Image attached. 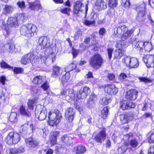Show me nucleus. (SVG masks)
Segmentation results:
<instances>
[{"label":"nucleus","mask_w":154,"mask_h":154,"mask_svg":"<svg viewBox=\"0 0 154 154\" xmlns=\"http://www.w3.org/2000/svg\"><path fill=\"white\" fill-rule=\"evenodd\" d=\"M105 93L111 95L116 94L118 92V89L113 85H107L105 87Z\"/></svg>","instance_id":"nucleus-12"},{"label":"nucleus","mask_w":154,"mask_h":154,"mask_svg":"<svg viewBox=\"0 0 154 154\" xmlns=\"http://www.w3.org/2000/svg\"><path fill=\"white\" fill-rule=\"evenodd\" d=\"M110 101L109 99H107L106 97H104L100 100V102L101 104L103 105H107Z\"/></svg>","instance_id":"nucleus-42"},{"label":"nucleus","mask_w":154,"mask_h":154,"mask_svg":"<svg viewBox=\"0 0 154 154\" xmlns=\"http://www.w3.org/2000/svg\"><path fill=\"white\" fill-rule=\"evenodd\" d=\"M128 145V143H125L124 145L119 147L118 149L119 152H120L121 153L125 152L127 149L128 147L127 146Z\"/></svg>","instance_id":"nucleus-41"},{"label":"nucleus","mask_w":154,"mask_h":154,"mask_svg":"<svg viewBox=\"0 0 154 154\" xmlns=\"http://www.w3.org/2000/svg\"><path fill=\"white\" fill-rule=\"evenodd\" d=\"M62 140L64 143L68 145H70L72 143V138L67 135L63 136L62 138Z\"/></svg>","instance_id":"nucleus-23"},{"label":"nucleus","mask_w":154,"mask_h":154,"mask_svg":"<svg viewBox=\"0 0 154 154\" xmlns=\"http://www.w3.org/2000/svg\"><path fill=\"white\" fill-rule=\"evenodd\" d=\"M20 140L19 134L14 132H11L8 135L6 139L7 143L11 145L17 143Z\"/></svg>","instance_id":"nucleus-6"},{"label":"nucleus","mask_w":154,"mask_h":154,"mask_svg":"<svg viewBox=\"0 0 154 154\" xmlns=\"http://www.w3.org/2000/svg\"><path fill=\"white\" fill-rule=\"evenodd\" d=\"M1 67H13L10 66L8 63L3 60L0 63Z\"/></svg>","instance_id":"nucleus-48"},{"label":"nucleus","mask_w":154,"mask_h":154,"mask_svg":"<svg viewBox=\"0 0 154 154\" xmlns=\"http://www.w3.org/2000/svg\"><path fill=\"white\" fill-rule=\"evenodd\" d=\"M82 32L81 31H78L75 34V37L76 38H78L82 35Z\"/></svg>","instance_id":"nucleus-60"},{"label":"nucleus","mask_w":154,"mask_h":154,"mask_svg":"<svg viewBox=\"0 0 154 154\" xmlns=\"http://www.w3.org/2000/svg\"><path fill=\"white\" fill-rule=\"evenodd\" d=\"M120 43L121 42L120 41L117 42V45H116V46L118 49L115 51L114 52L115 57L117 59H120L124 53V51L122 50L123 46L122 43H121V44H120Z\"/></svg>","instance_id":"nucleus-8"},{"label":"nucleus","mask_w":154,"mask_h":154,"mask_svg":"<svg viewBox=\"0 0 154 154\" xmlns=\"http://www.w3.org/2000/svg\"><path fill=\"white\" fill-rule=\"evenodd\" d=\"M106 131L103 130L100 132L94 137L95 140L98 143H101L106 138Z\"/></svg>","instance_id":"nucleus-15"},{"label":"nucleus","mask_w":154,"mask_h":154,"mask_svg":"<svg viewBox=\"0 0 154 154\" xmlns=\"http://www.w3.org/2000/svg\"><path fill=\"white\" fill-rule=\"evenodd\" d=\"M133 31L131 29L128 30L127 27L125 25H120L118 26L115 27L114 29V34L118 37L122 34V39L124 41L130 37L133 33Z\"/></svg>","instance_id":"nucleus-1"},{"label":"nucleus","mask_w":154,"mask_h":154,"mask_svg":"<svg viewBox=\"0 0 154 154\" xmlns=\"http://www.w3.org/2000/svg\"><path fill=\"white\" fill-rule=\"evenodd\" d=\"M21 50V47L18 45H15V48L14 52H19Z\"/></svg>","instance_id":"nucleus-63"},{"label":"nucleus","mask_w":154,"mask_h":154,"mask_svg":"<svg viewBox=\"0 0 154 154\" xmlns=\"http://www.w3.org/2000/svg\"><path fill=\"white\" fill-rule=\"evenodd\" d=\"M122 62L125 64L126 66L131 68L137 67L139 65L138 60L130 56H125L123 58Z\"/></svg>","instance_id":"nucleus-4"},{"label":"nucleus","mask_w":154,"mask_h":154,"mask_svg":"<svg viewBox=\"0 0 154 154\" xmlns=\"http://www.w3.org/2000/svg\"><path fill=\"white\" fill-rule=\"evenodd\" d=\"M41 87L44 91H46L49 87L48 83L47 82H45L42 86Z\"/></svg>","instance_id":"nucleus-52"},{"label":"nucleus","mask_w":154,"mask_h":154,"mask_svg":"<svg viewBox=\"0 0 154 154\" xmlns=\"http://www.w3.org/2000/svg\"><path fill=\"white\" fill-rule=\"evenodd\" d=\"M144 42L141 41H138L136 42L135 41H134V48L137 50H139L140 51L141 50H142L143 49Z\"/></svg>","instance_id":"nucleus-25"},{"label":"nucleus","mask_w":154,"mask_h":154,"mask_svg":"<svg viewBox=\"0 0 154 154\" xmlns=\"http://www.w3.org/2000/svg\"><path fill=\"white\" fill-rule=\"evenodd\" d=\"M7 24L9 27H15L19 24L16 17H10L8 19Z\"/></svg>","instance_id":"nucleus-18"},{"label":"nucleus","mask_w":154,"mask_h":154,"mask_svg":"<svg viewBox=\"0 0 154 154\" xmlns=\"http://www.w3.org/2000/svg\"><path fill=\"white\" fill-rule=\"evenodd\" d=\"M72 52L74 57H76L78 53V51L75 50L73 48H72Z\"/></svg>","instance_id":"nucleus-62"},{"label":"nucleus","mask_w":154,"mask_h":154,"mask_svg":"<svg viewBox=\"0 0 154 154\" xmlns=\"http://www.w3.org/2000/svg\"><path fill=\"white\" fill-rule=\"evenodd\" d=\"M17 4L21 8H24L25 7V2L23 1L19 2L17 3Z\"/></svg>","instance_id":"nucleus-55"},{"label":"nucleus","mask_w":154,"mask_h":154,"mask_svg":"<svg viewBox=\"0 0 154 154\" xmlns=\"http://www.w3.org/2000/svg\"><path fill=\"white\" fill-rule=\"evenodd\" d=\"M122 5L126 8L129 7L130 5L129 0H122Z\"/></svg>","instance_id":"nucleus-46"},{"label":"nucleus","mask_w":154,"mask_h":154,"mask_svg":"<svg viewBox=\"0 0 154 154\" xmlns=\"http://www.w3.org/2000/svg\"><path fill=\"white\" fill-rule=\"evenodd\" d=\"M51 143L52 146H54L57 143V138L51 137Z\"/></svg>","instance_id":"nucleus-58"},{"label":"nucleus","mask_w":154,"mask_h":154,"mask_svg":"<svg viewBox=\"0 0 154 154\" xmlns=\"http://www.w3.org/2000/svg\"><path fill=\"white\" fill-rule=\"evenodd\" d=\"M138 91L135 89H131L127 92L126 98L129 100H134L137 98Z\"/></svg>","instance_id":"nucleus-13"},{"label":"nucleus","mask_w":154,"mask_h":154,"mask_svg":"<svg viewBox=\"0 0 154 154\" xmlns=\"http://www.w3.org/2000/svg\"><path fill=\"white\" fill-rule=\"evenodd\" d=\"M86 149L85 146L82 145H79L76 147V154H83L85 152Z\"/></svg>","instance_id":"nucleus-28"},{"label":"nucleus","mask_w":154,"mask_h":154,"mask_svg":"<svg viewBox=\"0 0 154 154\" xmlns=\"http://www.w3.org/2000/svg\"><path fill=\"white\" fill-rule=\"evenodd\" d=\"M127 106H128V109H129L131 108H134L135 105L132 102L128 101Z\"/></svg>","instance_id":"nucleus-57"},{"label":"nucleus","mask_w":154,"mask_h":154,"mask_svg":"<svg viewBox=\"0 0 154 154\" xmlns=\"http://www.w3.org/2000/svg\"><path fill=\"white\" fill-rule=\"evenodd\" d=\"M95 5L99 9H104L107 8L106 2L104 0H97Z\"/></svg>","instance_id":"nucleus-21"},{"label":"nucleus","mask_w":154,"mask_h":154,"mask_svg":"<svg viewBox=\"0 0 154 154\" xmlns=\"http://www.w3.org/2000/svg\"><path fill=\"white\" fill-rule=\"evenodd\" d=\"M154 57L153 56H149V55H146L145 57H143V60L144 63L147 65V63L148 64V62L153 63Z\"/></svg>","instance_id":"nucleus-29"},{"label":"nucleus","mask_w":154,"mask_h":154,"mask_svg":"<svg viewBox=\"0 0 154 154\" xmlns=\"http://www.w3.org/2000/svg\"><path fill=\"white\" fill-rule=\"evenodd\" d=\"M139 79L141 82H143L146 83H149L151 82L150 80L145 78L140 77Z\"/></svg>","instance_id":"nucleus-56"},{"label":"nucleus","mask_w":154,"mask_h":154,"mask_svg":"<svg viewBox=\"0 0 154 154\" xmlns=\"http://www.w3.org/2000/svg\"><path fill=\"white\" fill-rule=\"evenodd\" d=\"M90 92L89 88L85 86L83 89H81L78 91L77 92L78 98L82 99H84L90 93Z\"/></svg>","instance_id":"nucleus-11"},{"label":"nucleus","mask_w":154,"mask_h":154,"mask_svg":"<svg viewBox=\"0 0 154 154\" xmlns=\"http://www.w3.org/2000/svg\"><path fill=\"white\" fill-rule=\"evenodd\" d=\"M30 110L25 106L21 105L19 108V112L20 114L26 117H29L31 116V112Z\"/></svg>","instance_id":"nucleus-14"},{"label":"nucleus","mask_w":154,"mask_h":154,"mask_svg":"<svg viewBox=\"0 0 154 154\" xmlns=\"http://www.w3.org/2000/svg\"><path fill=\"white\" fill-rule=\"evenodd\" d=\"M128 101L125 100H123L120 102V107L123 110H125L128 109V106H127Z\"/></svg>","instance_id":"nucleus-39"},{"label":"nucleus","mask_w":154,"mask_h":154,"mask_svg":"<svg viewBox=\"0 0 154 154\" xmlns=\"http://www.w3.org/2000/svg\"><path fill=\"white\" fill-rule=\"evenodd\" d=\"M138 143L137 141L135 139L132 140L130 142V145L133 147H135L137 146Z\"/></svg>","instance_id":"nucleus-49"},{"label":"nucleus","mask_w":154,"mask_h":154,"mask_svg":"<svg viewBox=\"0 0 154 154\" xmlns=\"http://www.w3.org/2000/svg\"><path fill=\"white\" fill-rule=\"evenodd\" d=\"M10 68L14 70V72L16 74L21 73L23 71V68H14V69H13V68Z\"/></svg>","instance_id":"nucleus-50"},{"label":"nucleus","mask_w":154,"mask_h":154,"mask_svg":"<svg viewBox=\"0 0 154 154\" xmlns=\"http://www.w3.org/2000/svg\"><path fill=\"white\" fill-rule=\"evenodd\" d=\"M16 18L19 24L22 23L26 19V16L24 13L19 14Z\"/></svg>","instance_id":"nucleus-26"},{"label":"nucleus","mask_w":154,"mask_h":154,"mask_svg":"<svg viewBox=\"0 0 154 154\" xmlns=\"http://www.w3.org/2000/svg\"><path fill=\"white\" fill-rule=\"evenodd\" d=\"M43 78L40 76H36L33 79L32 82L35 84H41L43 81Z\"/></svg>","instance_id":"nucleus-31"},{"label":"nucleus","mask_w":154,"mask_h":154,"mask_svg":"<svg viewBox=\"0 0 154 154\" xmlns=\"http://www.w3.org/2000/svg\"><path fill=\"white\" fill-rule=\"evenodd\" d=\"M37 27L31 23L23 25L20 29L21 34L27 37H30L34 35L36 32Z\"/></svg>","instance_id":"nucleus-2"},{"label":"nucleus","mask_w":154,"mask_h":154,"mask_svg":"<svg viewBox=\"0 0 154 154\" xmlns=\"http://www.w3.org/2000/svg\"><path fill=\"white\" fill-rule=\"evenodd\" d=\"M75 114V110L72 108L69 107L66 110L65 116L69 122H72L73 120Z\"/></svg>","instance_id":"nucleus-9"},{"label":"nucleus","mask_w":154,"mask_h":154,"mask_svg":"<svg viewBox=\"0 0 154 154\" xmlns=\"http://www.w3.org/2000/svg\"><path fill=\"white\" fill-rule=\"evenodd\" d=\"M17 114L16 113L12 112L11 113L9 118V120L11 122H15L17 121Z\"/></svg>","instance_id":"nucleus-34"},{"label":"nucleus","mask_w":154,"mask_h":154,"mask_svg":"<svg viewBox=\"0 0 154 154\" xmlns=\"http://www.w3.org/2000/svg\"><path fill=\"white\" fill-rule=\"evenodd\" d=\"M83 7V4L81 1H77L74 6L73 12L75 14H79L82 11V8Z\"/></svg>","instance_id":"nucleus-17"},{"label":"nucleus","mask_w":154,"mask_h":154,"mask_svg":"<svg viewBox=\"0 0 154 154\" xmlns=\"http://www.w3.org/2000/svg\"><path fill=\"white\" fill-rule=\"evenodd\" d=\"M9 51L11 53L14 52L15 45L14 44H9Z\"/></svg>","instance_id":"nucleus-53"},{"label":"nucleus","mask_w":154,"mask_h":154,"mask_svg":"<svg viewBox=\"0 0 154 154\" xmlns=\"http://www.w3.org/2000/svg\"><path fill=\"white\" fill-rule=\"evenodd\" d=\"M94 19L90 20H85L84 21V23L87 26H89L94 24Z\"/></svg>","instance_id":"nucleus-47"},{"label":"nucleus","mask_w":154,"mask_h":154,"mask_svg":"<svg viewBox=\"0 0 154 154\" xmlns=\"http://www.w3.org/2000/svg\"><path fill=\"white\" fill-rule=\"evenodd\" d=\"M148 152L151 154H154V145L151 146L149 149Z\"/></svg>","instance_id":"nucleus-59"},{"label":"nucleus","mask_w":154,"mask_h":154,"mask_svg":"<svg viewBox=\"0 0 154 154\" xmlns=\"http://www.w3.org/2000/svg\"><path fill=\"white\" fill-rule=\"evenodd\" d=\"M29 8L32 10H38L42 9V6L39 2L37 1L29 3Z\"/></svg>","instance_id":"nucleus-19"},{"label":"nucleus","mask_w":154,"mask_h":154,"mask_svg":"<svg viewBox=\"0 0 154 154\" xmlns=\"http://www.w3.org/2000/svg\"><path fill=\"white\" fill-rule=\"evenodd\" d=\"M143 48L147 52L150 51L152 48L151 43L149 42H145Z\"/></svg>","instance_id":"nucleus-30"},{"label":"nucleus","mask_w":154,"mask_h":154,"mask_svg":"<svg viewBox=\"0 0 154 154\" xmlns=\"http://www.w3.org/2000/svg\"><path fill=\"white\" fill-rule=\"evenodd\" d=\"M120 121L122 123L125 124L128 122L129 118L128 115H122L120 116Z\"/></svg>","instance_id":"nucleus-37"},{"label":"nucleus","mask_w":154,"mask_h":154,"mask_svg":"<svg viewBox=\"0 0 154 154\" xmlns=\"http://www.w3.org/2000/svg\"><path fill=\"white\" fill-rule=\"evenodd\" d=\"M38 44L40 46L41 49L44 48L49 46L47 37L44 36L40 37L38 41Z\"/></svg>","instance_id":"nucleus-16"},{"label":"nucleus","mask_w":154,"mask_h":154,"mask_svg":"<svg viewBox=\"0 0 154 154\" xmlns=\"http://www.w3.org/2000/svg\"><path fill=\"white\" fill-rule=\"evenodd\" d=\"M60 68H54L51 76L54 78H56L58 75H60Z\"/></svg>","instance_id":"nucleus-40"},{"label":"nucleus","mask_w":154,"mask_h":154,"mask_svg":"<svg viewBox=\"0 0 154 154\" xmlns=\"http://www.w3.org/2000/svg\"><path fill=\"white\" fill-rule=\"evenodd\" d=\"M143 8L141 7H137L136 10L138 12L136 19L139 22H142L144 21L145 18V12L143 10Z\"/></svg>","instance_id":"nucleus-10"},{"label":"nucleus","mask_w":154,"mask_h":154,"mask_svg":"<svg viewBox=\"0 0 154 154\" xmlns=\"http://www.w3.org/2000/svg\"><path fill=\"white\" fill-rule=\"evenodd\" d=\"M148 140L150 143L154 142V131H151L148 133Z\"/></svg>","instance_id":"nucleus-44"},{"label":"nucleus","mask_w":154,"mask_h":154,"mask_svg":"<svg viewBox=\"0 0 154 154\" xmlns=\"http://www.w3.org/2000/svg\"><path fill=\"white\" fill-rule=\"evenodd\" d=\"M103 62L101 56L98 54H94L89 60L90 65L93 67L97 66H100Z\"/></svg>","instance_id":"nucleus-5"},{"label":"nucleus","mask_w":154,"mask_h":154,"mask_svg":"<svg viewBox=\"0 0 154 154\" xmlns=\"http://www.w3.org/2000/svg\"><path fill=\"white\" fill-rule=\"evenodd\" d=\"M62 117L60 113L57 110L52 109L49 112L48 122L51 126L57 125L60 121Z\"/></svg>","instance_id":"nucleus-3"},{"label":"nucleus","mask_w":154,"mask_h":154,"mask_svg":"<svg viewBox=\"0 0 154 154\" xmlns=\"http://www.w3.org/2000/svg\"><path fill=\"white\" fill-rule=\"evenodd\" d=\"M74 95L73 89H69L67 90L66 97H69L70 98H72L74 97Z\"/></svg>","instance_id":"nucleus-43"},{"label":"nucleus","mask_w":154,"mask_h":154,"mask_svg":"<svg viewBox=\"0 0 154 154\" xmlns=\"http://www.w3.org/2000/svg\"><path fill=\"white\" fill-rule=\"evenodd\" d=\"M60 11L62 13L69 15V13L70 11V9L69 7L64 8H61L60 10Z\"/></svg>","instance_id":"nucleus-45"},{"label":"nucleus","mask_w":154,"mask_h":154,"mask_svg":"<svg viewBox=\"0 0 154 154\" xmlns=\"http://www.w3.org/2000/svg\"><path fill=\"white\" fill-rule=\"evenodd\" d=\"M37 98H34L29 100L27 102V106L30 110L33 109L34 106L37 102Z\"/></svg>","instance_id":"nucleus-24"},{"label":"nucleus","mask_w":154,"mask_h":154,"mask_svg":"<svg viewBox=\"0 0 154 154\" xmlns=\"http://www.w3.org/2000/svg\"><path fill=\"white\" fill-rule=\"evenodd\" d=\"M106 32V30L105 29L103 28H101L99 32V34L100 35H103Z\"/></svg>","instance_id":"nucleus-61"},{"label":"nucleus","mask_w":154,"mask_h":154,"mask_svg":"<svg viewBox=\"0 0 154 154\" xmlns=\"http://www.w3.org/2000/svg\"><path fill=\"white\" fill-rule=\"evenodd\" d=\"M25 142L26 146L29 147L34 148L38 145V143L31 137L26 140Z\"/></svg>","instance_id":"nucleus-20"},{"label":"nucleus","mask_w":154,"mask_h":154,"mask_svg":"<svg viewBox=\"0 0 154 154\" xmlns=\"http://www.w3.org/2000/svg\"><path fill=\"white\" fill-rule=\"evenodd\" d=\"M133 134L131 133H130L128 134H126L124 136L123 139L125 140H128L131 137L133 136Z\"/></svg>","instance_id":"nucleus-54"},{"label":"nucleus","mask_w":154,"mask_h":154,"mask_svg":"<svg viewBox=\"0 0 154 154\" xmlns=\"http://www.w3.org/2000/svg\"><path fill=\"white\" fill-rule=\"evenodd\" d=\"M115 75L112 74H109L108 75V78L110 80H113L115 78Z\"/></svg>","instance_id":"nucleus-64"},{"label":"nucleus","mask_w":154,"mask_h":154,"mask_svg":"<svg viewBox=\"0 0 154 154\" xmlns=\"http://www.w3.org/2000/svg\"><path fill=\"white\" fill-rule=\"evenodd\" d=\"M14 10V7L12 5H5L3 10V13L7 15L11 13Z\"/></svg>","instance_id":"nucleus-22"},{"label":"nucleus","mask_w":154,"mask_h":154,"mask_svg":"<svg viewBox=\"0 0 154 154\" xmlns=\"http://www.w3.org/2000/svg\"><path fill=\"white\" fill-rule=\"evenodd\" d=\"M24 151V149L23 146H20L18 148H14L10 151L13 154L20 153Z\"/></svg>","instance_id":"nucleus-27"},{"label":"nucleus","mask_w":154,"mask_h":154,"mask_svg":"<svg viewBox=\"0 0 154 154\" xmlns=\"http://www.w3.org/2000/svg\"><path fill=\"white\" fill-rule=\"evenodd\" d=\"M47 111L45 108L44 109V110L41 112L38 115V119L39 120L42 121L44 120L46 118Z\"/></svg>","instance_id":"nucleus-32"},{"label":"nucleus","mask_w":154,"mask_h":154,"mask_svg":"<svg viewBox=\"0 0 154 154\" xmlns=\"http://www.w3.org/2000/svg\"><path fill=\"white\" fill-rule=\"evenodd\" d=\"M36 58V54L31 52L23 56L21 59V63L22 64L26 65L30 63Z\"/></svg>","instance_id":"nucleus-7"},{"label":"nucleus","mask_w":154,"mask_h":154,"mask_svg":"<svg viewBox=\"0 0 154 154\" xmlns=\"http://www.w3.org/2000/svg\"><path fill=\"white\" fill-rule=\"evenodd\" d=\"M70 75L69 72H67L63 76L61 79V82L62 83L64 84L67 82L69 80Z\"/></svg>","instance_id":"nucleus-35"},{"label":"nucleus","mask_w":154,"mask_h":154,"mask_svg":"<svg viewBox=\"0 0 154 154\" xmlns=\"http://www.w3.org/2000/svg\"><path fill=\"white\" fill-rule=\"evenodd\" d=\"M118 4V1L116 0H109L108 5L111 8L116 7Z\"/></svg>","instance_id":"nucleus-38"},{"label":"nucleus","mask_w":154,"mask_h":154,"mask_svg":"<svg viewBox=\"0 0 154 154\" xmlns=\"http://www.w3.org/2000/svg\"><path fill=\"white\" fill-rule=\"evenodd\" d=\"M107 50L109 58V59H110L112 57L113 49L112 48H108Z\"/></svg>","instance_id":"nucleus-51"},{"label":"nucleus","mask_w":154,"mask_h":154,"mask_svg":"<svg viewBox=\"0 0 154 154\" xmlns=\"http://www.w3.org/2000/svg\"><path fill=\"white\" fill-rule=\"evenodd\" d=\"M108 109L107 107H105L102 109L101 112V116L102 118L103 119L106 118L108 114Z\"/></svg>","instance_id":"nucleus-36"},{"label":"nucleus","mask_w":154,"mask_h":154,"mask_svg":"<svg viewBox=\"0 0 154 154\" xmlns=\"http://www.w3.org/2000/svg\"><path fill=\"white\" fill-rule=\"evenodd\" d=\"M44 108H45L43 106L40 104L37 105L36 106L35 110V115H38L39 113L43 111V110H44Z\"/></svg>","instance_id":"nucleus-33"}]
</instances>
